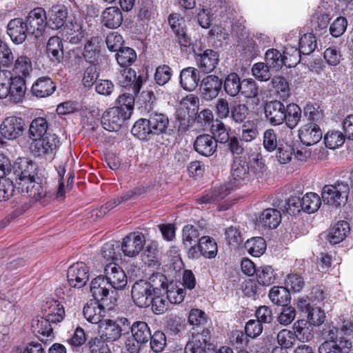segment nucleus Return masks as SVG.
<instances>
[{
	"label": "nucleus",
	"instance_id": "obj_1",
	"mask_svg": "<svg viewBox=\"0 0 353 353\" xmlns=\"http://www.w3.org/2000/svg\"><path fill=\"white\" fill-rule=\"evenodd\" d=\"M166 277L161 273L153 274L148 280H139L132 288L131 294L134 303L139 307L151 305L154 296L165 292Z\"/></svg>",
	"mask_w": 353,
	"mask_h": 353
},
{
	"label": "nucleus",
	"instance_id": "obj_2",
	"mask_svg": "<svg viewBox=\"0 0 353 353\" xmlns=\"http://www.w3.org/2000/svg\"><path fill=\"white\" fill-rule=\"evenodd\" d=\"M148 119H139L132 126V134L141 140H148L152 135L165 132L168 125V117L156 111H148Z\"/></svg>",
	"mask_w": 353,
	"mask_h": 353
},
{
	"label": "nucleus",
	"instance_id": "obj_3",
	"mask_svg": "<svg viewBox=\"0 0 353 353\" xmlns=\"http://www.w3.org/2000/svg\"><path fill=\"white\" fill-rule=\"evenodd\" d=\"M26 83L20 77H12L10 71L0 73V99H8L13 103H21L26 94Z\"/></svg>",
	"mask_w": 353,
	"mask_h": 353
},
{
	"label": "nucleus",
	"instance_id": "obj_4",
	"mask_svg": "<svg viewBox=\"0 0 353 353\" xmlns=\"http://www.w3.org/2000/svg\"><path fill=\"white\" fill-rule=\"evenodd\" d=\"M349 185L345 182H336L332 185H325L321 192V197L325 204L333 208L345 205L349 194Z\"/></svg>",
	"mask_w": 353,
	"mask_h": 353
},
{
	"label": "nucleus",
	"instance_id": "obj_5",
	"mask_svg": "<svg viewBox=\"0 0 353 353\" xmlns=\"http://www.w3.org/2000/svg\"><path fill=\"white\" fill-rule=\"evenodd\" d=\"M338 330H330L329 339L322 343L318 349L319 353H350L352 348V342L343 336L338 337Z\"/></svg>",
	"mask_w": 353,
	"mask_h": 353
},
{
	"label": "nucleus",
	"instance_id": "obj_6",
	"mask_svg": "<svg viewBox=\"0 0 353 353\" xmlns=\"http://www.w3.org/2000/svg\"><path fill=\"white\" fill-rule=\"evenodd\" d=\"M128 108L113 107L105 111L101 118V124L108 131H117L123 122L130 117Z\"/></svg>",
	"mask_w": 353,
	"mask_h": 353
},
{
	"label": "nucleus",
	"instance_id": "obj_7",
	"mask_svg": "<svg viewBox=\"0 0 353 353\" xmlns=\"http://www.w3.org/2000/svg\"><path fill=\"white\" fill-rule=\"evenodd\" d=\"M104 279L111 288L121 290L127 285L128 279L124 270L115 263H109L104 268Z\"/></svg>",
	"mask_w": 353,
	"mask_h": 353
},
{
	"label": "nucleus",
	"instance_id": "obj_8",
	"mask_svg": "<svg viewBox=\"0 0 353 353\" xmlns=\"http://www.w3.org/2000/svg\"><path fill=\"white\" fill-rule=\"evenodd\" d=\"M89 276V268L83 262L74 263L68 270V281L72 288H83L88 281Z\"/></svg>",
	"mask_w": 353,
	"mask_h": 353
},
{
	"label": "nucleus",
	"instance_id": "obj_9",
	"mask_svg": "<svg viewBox=\"0 0 353 353\" xmlns=\"http://www.w3.org/2000/svg\"><path fill=\"white\" fill-rule=\"evenodd\" d=\"M59 146L58 136L55 134H47L42 138L33 141L32 151L37 156L52 154Z\"/></svg>",
	"mask_w": 353,
	"mask_h": 353
},
{
	"label": "nucleus",
	"instance_id": "obj_10",
	"mask_svg": "<svg viewBox=\"0 0 353 353\" xmlns=\"http://www.w3.org/2000/svg\"><path fill=\"white\" fill-rule=\"evenodd\" d=\"M46 21V12L43 8H36L32 10L28 13L26 22L29 28V34L36 38L39 37L47 26Z\"/></svg>",
	"mask_w": 353,
	"mask_h": 353
},
{
	"label": "nucleus",
	"instance_id": "obj_11",
	"mask_svg": "<svg viewBox=\"0 0 353 353\" xmlns=\"http://www.w3.org/2000/svg\"><path fill=\"white\" fill-rule=\"evenodd\" d=\"M13 174L19 183L28 182L36 177V166L32 161L26 158H19L13 165Z\"/></svg>",
	"mask_w": 353,
	"mask_h": 353
},
{
	"label": "nucleus",
	"instance_id": "obj_12",
	"mask_svg": "<svg viewBox=\"0 0 353 353\" xmlns=\"http://www.w3.org/2000/svg\"><path fill=\"white\" fill-rule=\"evenodd\" d=\"M223 82L219 77L210 74L203 78L200 84L201 96L205 101L215 99L219 94Z\"/></svg>",
	"mask_w": 353,
	"mask_h": 353
},
{
	"label": "nucleus",
	"instance_id": "obj_13",
	"mask_svg": "<svg viewBox=\"0 0 353 353\" xmlns=\"http://www.w3.org/2000/svg\"><path fill=\"white\" fill-rule=\"evenodd\" d=\"M25 122L21 118L9 117L6 118L0 126L1 135L9 140H14L22 135L24 130Z\"/></svg>",
	"mask_w": 353,
	"mask_h": 353
},
{
	"label": "nucleus",
	"instance_id": "obj_14",
	"mask_svg": "<svg viewBox=\"0 0 353 353\" xmlns=\"http://www.w3.org/2000/svg\"><path fill=\"white\" fill-rule=\"evenodd\" d=\"M145 236L139 232H132L123 239L121 250L125 256L134 257L143 248Z\"/></svg>",
	"mask_w": 353,
	"mask_h": 353
},
{
	"label": "nucleus",
	"instance_id": "obj_15",
	"mask_svg": "<svg viewBox=\"0 0 353 353\" xmlns=\"http://www.w3.org/2000/svg\"><path fill=\"white\" fill-rule=\"evenodd\" d=\"M168 21L179 45L183 47L190 46L192 41L186 33L185 21L183 17L178 14H172L169 16Z\"/></svg>",
	"mask_w": 353,
	"mask_h": 353
},
{
	"label": "nucleus",
	"instance_id": "obj_16",
	"mask_svg": "<svg viewBox=\"0 0 353 353\" xmlns=\"http://www.w3.org/2000/svg\"><path fill=\"white\" fill-rule=\"evenodd\" d=\"M23 196L39 201L46 196V191L41 179L36 177L28 182L19 183Z\"/></svg>",
	"mask_w": 353,
	"mask_h": 353
},
{
	"label": "nucleus",
	"instance_id": "obj_17",
	"mask_svg": "<svg viewBox=\"0 0 353 353\" xmlns=\"http://www.w3.org/2000/svg\"><path fill=\"white\" fill-rule=\"evenodd\" d=\"M68 17V9L63 4H54L46 12L47 26L53 30L61 28Z\"/></svg>",
	"mask_w": 353,
	"mask_h": 353
},
{
	"label": "nucleus",
	"instance_id": "obj_18",
	"mask_svg": "<svg viewBox=\"0 0 353 353\" xmlns=\"http://www.w3.org/2000/svg\"><path fill=\"white\" fill-rule=\"evenodd\" d=\"M7 32L13 43L21 44L29 34L28 25L21 18L11 19L7 26Z\"/></svg>",
	"mask_w": 353,
	"mask_h": 353
},
{
	"label": "nucleus",
	"instance_id": "obj_19",
	"mask_svg": "<svg viewBox=\"0 0 353 353\" xmlns=\"http://www.w3.org/2000/svg\"><path fill=\"white\" fill-rule=\"evenodd\" d=\"M285 106L281 101L275 100L268 102L264 107L265 118L272 125H279L284 122Z\"/></svg>",
	"mask_w": 353,
	"mask_h": 353
},
{
	"label": "nucleus",
	"instance_id": "obj_20",
	"mask_svg": "<svg viewBox=\"0 0 353 353\" xmlns=\"http://www.w3.org/2000/svg\"><path fill=\"white\" fill-rule=\"evenodd\" d=\"M117 83L123 88H130L134 94L139 92L142 85V78L137 76L132 68H125L117 77Z\"/></svg>",
	"mask_w": 353,
	"mask_h": 353
},
{
	"label": "nucleus",
	"instance_id": "obj_21",
	"mask_svg": "<svg viewBox=\"0 0 353 353\" xmlns=\"http://www.w3.org/2000/svg\"><path fill=\"white\" fill-rule=\"evenodd\" d=\"M299 137L304 145H312L322 139V132L317 124L308 123L299 130Z\"/></svg>",
	"mask_w": 353,
	"mask_h": 353
},
{
	"label": "nucleus",
	"instance_id": "obj_22",
	"mask_svg": "<svg viewBox=\"0 0 353 353\" xmlns=\"http://www.w3.org/2000/svg\"><path fill=\"white\" fill-rule=\"evenodd\" d=\"M216 140L210 134H202L196 137L194 142V150L205 157L212 156L216 150Z\"/></svg>",
	"mask_w": 353,
	"mask_h": 353
},
{
	"label": "nucleus",
	"instance_id": "obj_23",
	"mask_svg": "<svg viewBox=\"0 0 353 353\" xmlns=\"http://www.w3.org/2000/svg\"><path fill=\"white\" fill-rule=\"evenodd\" d=\"M206 337V335H205ZM185 353H215L214 345L210 343L204 335H197L189 341L185 347Z\"/></svg>",
	"mask_w": 353,
	"mask_h": 353
},
{
	"label": "nucleus",
	"instance_id": "obj_24",
	"mask_svg": "<svg viewBox=\"0 0 353 353\" xmlns=\"http://www.w3.org/2000/svg\"><path fill=\"white\" fill-rule=\"evenodd\" d=\"M83 313L88 322L100 324L105 316V310L99 301L90 300L84 305Z\"/></svg>",
	"mask_w": 353,
	"mask_h": 353
},
{
	"label": "nucleus",
	"instance_id": "obj_25",
	"mask_svg": "<svg viewBox=\"0 0 353 353\" xmlns=\"http://www.w3.org/2000/svg\"><path fill=\"white\" fill-rule=\"evenodd\" d=\"M122 329L116 321L105 319L99 325V333L101 339L114 341L121 336Z\"/></svg>",
	"mask_w": 353,
	"mask_h": 353
},
{
	"label": "nucleus",
	"instance_id": "obj_26",
	"mask_svg": "<svg viewBox=\"0 0 353 353\" xmlns=\"http://www.w3.org/2000/svg\"><path fill=\"white\" fill-rule=\"evenodd\" d=\"M196 61L203 72L210 73L218 64L219 55L212 50H206L203 53L196 55Z\"/></svg>",
	"mask_w": 353,
	"mask_h": 353
},
{
	"label": "nucleus",
	"instance_id": "obj_27",
	"mask_svg": "<svg viewBox=\"0 0 353 353\" xmlns=\"http://www.w3.org/2000/svg\"><path fill=\"white\" fill-rule=\"evenodd\" d=\"M55 89L56 86L50 78L42 77L33 83L32 92L38 98H45L52 94Z\"/></svg>",
	"mask_w": 353,
	"mask_h": 353
},
{
	"label": "nucleus",
	"instance_id": "obj_28",
	"mask_svg": "<svg viewBox=\"0 0 353 353\" xmlns=\"http://www.w3.org/2000/svg\"><path fill=\"white\" fill-rule=\"evenodd\" d=\"M292 328L296 340L301 343L310 342L314 338L313 327L307 320L299 319L296 321Z\"/></svg>",
	"mask_w": 353,
	"mask_h": 353
},
{
	"label": "nucleus",
	"instance_id": "obj_29",
	"mask_svg": "<svg viewBox=\"0 0 353 353\" xmlns=\"http://www.w3.org/2000/svg\"><path fill=\"white\" fill-rule=\"evenodd\" d=\"M42 312L43 316L53 323L61 322L65 315L63 305L57 301L54 300L48 301L43 306Z\"/></svg>",
	"mask_w": 353,
	"mask_h": 353
},
{
	"label": "nucleus",
	"instance_id": "obj_30",
	"mask_svg": "<svg viewBox=\"0 0 353 353\" xmlns=\"http://www.w3.org/2000/svg\"><path fill=\"white\" fill-rule=\"evenodd\" d=\"M199 76L197 70L192 67H188L181 70L180 74V84L188 91H192L197 87Z\"/></svg>",
	"mask_w": 353,
	"mask_h": 353
},
{
	"label": "nucleus",
	"instance_id": "obj_31",
	"mask_svg": "<svg viewBox=\"0 0 353 353\" xmlns=\"http://www.w3.org/2000/svg\"><path fill=\"white\" fill-rule=\"evenodd\" d=\"M50 320L43 316L33 321L32 327L37 337L41 341H48L53 339L52 328Z\"/></svg>",
	"mask_w": 353,
	"mask_h": 353
},
{
	"label": "nucleus",
	"instance_id": "obj_32",
	"mask_svg": "<svg viewBox=\"0 0 353 353\" xmlns=\"http://www.w3.org/2000/svg\"><path fill=\"white\" fill-rule=\"evenodd\" d=\"M110 288L111 286L103 276H99L94 278L90 283V292L94 298V301H103L108 297Z\"/></svg>",
	"mask_w": 353,
	"mask_h": 353
},
{
	"label": "nucleus",
	"instance_id": "obj_33",
	"mask_svg": "<svg viewBox=\"0 0 353 353\" xmlns=\"http://www.w3.org/2000/svg\"><path fill=\"white\" fill-rule=\"evenodd\" d=\"M281 221L280 211L274 208L264 210L258 219V223L263 227L276 228Z\"/></svg>",
	"mask_w": 353,
	"mask_h": 353
},
{
	"label": "nucleus",
	"instance_id": "obj_34",
	"mask_svg": "<svg viewBox=\"0 0 353 353\" xmlns=\"http://www.w3.org/2000/svg\"><path fill=\"white\" fill-rule=\"evenodd\" d=\"M350 232V226L347 221H340L334 224L330 229L327 239L332 244H336L345 239Z\"/></svg>",
	"mask_w": 353,
	"mask_h": 353
},
{
	"label": "nucleus",
	"instance_id": "obj_35",
	"mask_svg": "<svg viewBox=\"0 0 353 353\" xmlns=\"http://www.w3.org/2000/svg\"><path fill=\"white\" fill-rule=\"evenodd\" d=\"M122 21L121 12L117 7H109L102 13V22L109 28H116L120 26Z\"/></svg>",
	"mask_w": 353,
	"mask_h": 353
},
{
	"label": "nucleus",
	"instance_id": "obj_36",
	"mask_svg": "<svg viewBox=\"0 0 353 353\" xmlns=\"http://www.w3.org/2000/svg\"><path fill=\"white\" fill-rule=\"evenodd\" d=\"M48 129V123L43 117H37L32 120L29 127V137L33 141L46 136Z\"/></svg>",
	"mask_w": 353,
	"mask_h": 353
},
{
	"label": "nucleus",
	"instance_id": "obj_37",
	"mask_svg": "<svg viewBox=\"0 0 353 353\" xmlns=\"http://www.w3.org/2000/svg\"><path fill=\"white\" fill-rule=\"evenodd\" d=\"M301 108L295 103H290L285 108L284 122L288 128L293 129L298 125L301 121Z\"/></svg>",
	"mask_w": 353,
	"mask_h": 353
},
{
	"label": "nucleus",
	"instance_id": "obj_38",
	"mask_svg": "<svg viewBox=\"0 0 353 353\" xmlns=\"http://www.w3.org/2000/svg\"><path fill=\"white\" fill-rule=\"evenodd\" d=\"M250 174L248 163L241 159H236L231 168V177L233 181L239 182L248 178Z\"/></svg>",
	"mask_w": 353,
	"mask_h": 353
},
{
	"label": "nucleus",
	"instance_id": "obj_39",
	"mask_svg": "<svg viewBox=\"0 0 353 353\" xmlns=\"http://www.w3.org/2000/svg\"><path fill=\"white\" fill-rule=\"evenodd\" d=\"M46 52L53 61L60 62L63 58V43L59 37H52L49 39L46 46Z\"/></svg>",
	"mask_w": 353,
	"mask_h": 353
},
{
	"label": "nucleus",
	"instance_id": "obj_40",
	"mask_svg": "<svg viewBox=\"0 0 353 353\" xmlns=\"http://www.w3.org/2000/svg\"><path fill=\"white\" fill-rule=\"evenodd\" d=\"M269 298L274 304L285 306L290 299V294L287 287L274 286L270 290Z\"/></svg>",
	"mask_w": 353,
	"mask_h": 353
},
{
	"label": "nucleus",
	"instance_id": "obj_41",
	"mask_svg": "<svg viewBox=\"0 0 353 353\" xmlns=\"http://www.w3.org/2000/svg\"><path fill=\"white\" fill-rule=\"evenodd\" d=\"M242 81L236 73L229 74L225 79L223 87L225 92L231 96H237L241 91Z\"/></svg>",
	"mask_w": 353,
	"mask_h": 353
},
{
	"label": "nucleus",
	"instance_id": "obj_42",
	"mask_svg": "<svg viewBox=\"0 0 353 353\" xmlns=\"http://www.w3.org/2000/svg\"><path fill=\"white\" fill-rule=\"evenodd\" d=\"M13 71L17 74L16 77H20L23 79V77H28L32 71L30 58L23 55L19 57L14 61Z\"/></svg>",
	"mask_w": 353,
	"mask_h": 353
},
{
	"label": "nucleus",
	"instance_id": "obj_43",
	"mask_svg": "<svg viewBox=\"0 0 353 353\" xmlns=\"http://www.w3.org/2000/svg\"><path fill=\"white\" fill-rule=\"evenodd\" d=\"M301 200L302 210L308 214L316 212L321 205V198L317 194L314 192L305 194Z\"/></svg>",
	"mask_w": 353,
	"mask_h": 353
},
{
	"label": "nucleus",
	"instance_id": "obj_44",
	"mask_svg": "<svg viewBox=\"0 0 353 353\" xmlns=\"http://www.w3.org/2000/svg\"><path fill=\"white\" fill-rule=\"evenodd\" d=\"M245 248L250 254L254 257H259L266 250V243L262 237H254L245 242Z\"/></svg>",
	"mask_w": 353,
	"mask_h": 353
},
{
	"label": "nucleus",
	"instance_id": "obj_45",
	"mask_svg": "<svg viewBox=\"0 0 353 353\" xmlns=\"http://www.w3.org/2000/svg\"><path fill=\"white\" fill-rule=\"evenodd\" d=\"M132 336L138 341L144 343L151 337V333L148 324L143 321H137L131 326Z\"/></svg>",
	"mask_w": 353,
	"mask_h": 353
},
{
	"label": "nucleus",
	"instance_id": "obj_46",
	"mask_svg": "<svg viewBox=\"0 0 353 353\" xmlns=\"http://www.w3.org/2000/svg\"><path fill=\"white\" fill-rule=\"evenodd\" d=\"M166 298L171 303L179 304L184 300L186 293L183 285H166Z\"/></svg>",
	"mask_w": 353,
	"mask_h": 353
},
{
	"label": "nucleus",
	"instance_id": "obj_47",
	"mask_svg": "<svg viewBox=\"0 0 353 353\" xmlns=\"http://www.w3.org/2000/svg\"><path fill=\"white\" fill-rule=\"evenodd\" d=\"M116 58L121 67L128 68L136 61L137 54L132 48H122L117 51Z\"/></svg>",
	"mask_w": 353,
	"mask_h": 353
},
{
	"label": "nucleus",
	"instance_id": "obj_48",
	"mask_svg": "<svg viewBox=\"0 0 353 353\" xmlns=\"http://www.w3.org/2000/svg\"><path fill=\"white\" fill-rule=\"evenodd\" d=\"M258 283L264 286H269L274 283L276 279V274L270 265L263 266L256 272Z\"/></svg>",
	"mask_w": 353,
	"mask_h": 353
},
{
	"label": "nucleus",
	"instance_id": "obj_49",
	"mask_svg": "<svg viewBox=\"0 0 353 353\" xmlns=\"http://www.w3.org/2000/svg\"><path fill=\"white\" fill-rule=\"evenodd\" d=\"M202 256L208 259L214 258L217 254L216 242L209 236H202L199 239Z\"/></svg>",
	"mask_w": 353,
	"mask_h": 353
},
{
	"label": "nucleus",
	"instance_id": "obj_50",
	"mask_svg": "<svg viewBox=\"0 0 353 353\" xmlns=\"http://www.w3.org/2000/svg\"><path fill=\"white\" fill-rule=\"evenodd\" d=\"M158 245L157 242H151L146 245L142 254L143 261L148 266H154L158 263Z\"/></svg>",
	"mask_w": 353,
	"mask_h": 353
},
{
	"label": "nucleus",
	"instance_id": "obj_51",
	"mask_svg": "<svg viewBox=\"0 0 353 353\" xmlns=\"http://www.w3.org/2000/svg\"><path fill=\"white\" fill-rule=\"evenodd\" d=\"M266 65L270 68L279 70L284 65L283 55L276 49H269L265 53Z\"/></svg>",
	"mask_w": 353,
	"mask_h": 353
},
{
	"label": "nucleus",
	"instance_id": "obj_52",
	"mask_svg": "<svg viewBox=\"0 0 353 353\" xmlns=\"http://www.w3.org/2000/svg\"><path fill=\"white\" fill-rule=\"evenodd\" d=\"M276 339L280 346L288 350L294 346L296 341V337L293 331L288 329H283L278 332Z\"/></svg>",
	"mask_w": 353,
	"mask_h": 353
},
{
	"label": "nucleus",
	"instance_id": "obj_53",
	"mask_svg": "<svg viewBox=\"0 0 353 353\" xmlns=\"http://www.w3.org/2000/svg\"><path fill=\"white\" fill-rule=\"evenodd\" d=\"M276 159L281 164L289 163L294 153L293 148L287 142H279L276 148Z\"/></svg>",
	"mask_w": 353,
	"mask_h": 353
},
{
	"label": "nucleus",
	"instance_id": "obj_54",
	"mask_svg": "<svg viewBox=\"0 0 353 353\" xmlns=\"http://www.w3.org/2000/svg\"><path fill=\"white\" fill-rule=\"evenodd\" d=\"M301 54L302 52L300 50L289 46L286 47L283 55L284 65L288 68H292L296 65L301 61Z\"/></svg>",
	"mask_w": 353,
	"mask_h": 353
},
{
	"label": "nucleus",
	"instance_id": "obj_55",
	"mask_svg": "<svg viewBox=\"0 0 353 353\" xmlns=\"http://www.w3.org/2000/svg\"><path fill=\"white\" fill-rule=\"evenodd\" d=\"M83 37L81 26L77 22H71L67 26L65 32L66 40L73 44L79 43Z\"/></svg>",
	"mask_w": 353,
	"mask_h": 353
},
{
	"label": "nucleus",
	"instance_id": "obj_56",
	"mask_svg": "<svg viewBox=\"0 0 353 353\" xmlns=\"http://www.w3.org/2000/svg\"><path fill=\"white\" fill-rule=\"evenodd\" d=\"M345 141V136L340 131L328 132L324 137V143L327 148L335 149L341 146Z\"/></svg>",
	"mask_w": 353,
	"mask_h": 353
},
{
	"label": "nucleus",
	"instance_id": "obj_57",
	"mask_svg": "<svg viewBox=\"0 0 353 353\" xmlns=\"http://www.w3.org/2000/svg\"><path fill=\"white\" fill-rule=\"evenodd\" d=\"M316 47V40L312 33L303 34L299 39V50L303 54H310Z\"/></svg>",
	"mask_w": 353,
	"mask_h": 353
},
{
	"label": "nucleus",
	"instance_id": "obj_58",
	"mask_svg": "<svg viewBox=\"0 0 353 353\" xmlns=\"http://www.w3.org/2000/svg\"><path fill=\"white\" fill-rule=\"evenodd\" d=\"M200 235L198 227L186 225L183 229V243L189 247L193 242H196L199 239Z\"/></svg>",
	"mask_w": 353,
	"mask_h": 353
},
{
	"label": "nucleus",
	"instance_id": "obj_59",
	"mask_svg": "<svg viewBox=\"0 0 353 353\" xmlns=\"http://www.w3.org/2000/svg\"><path fill=\"white\" fill-rule=\"evenodd\" d=\"M14 185L8 177L0 178V201L8 200L14 194Z\"/></svg>",
	"mask_w": 353,
	"mask_h": 353
},
{
	"label": "nucleus",
	"instance_id": "obj_60",
	"mask_svg": "<svg viewBox=\"0 0 353 353\" xmlns=\"http://www.w3.org/2000/svg\"><path fill=\"white\" fill-rule=\"evenodd\" d=\"M239 93L246 98H254L258 95L259 87L252 79H243L241 85Z\"/></svg>",
	"mask_w": 353,
	"mask_h": 353
},
{
	"label": "nucleus",
	"instance_id": "obj_61",
	"mask_svg": "<svg viewBox=\"0 0 353 353\" xmlns=\"http://www.w3.org/2000/svg\"><path fill=\"white\" fill-rule=\"evenodd\" d=\"M279 142H283L280 139L277 141L276 134L273 129H268L263 133V145L264 148L272 152L277 148Z\"/></svg>",
	"mask_w": 353,
	"mask_h": 353
},
{
	"label": "nucleus",
	"instance_id": "obj_62",
	"mask_svg": "<svg viewBox=\"0 0 353 353\" xmlns=\"http://www.w3.org/2000/svg\"><path fill=\"white\" fill-rule=\"evenodd\" d=\"M269 68L270 67L264 63H256L252 66V74L258 80L266 81L271 78V73Z\"/></svg>",
	"mask_w": 353,
	"mask_h": 353
},
{
	"label": "nucleus",
	"instance_id": "obj_63",
	"mask_svg": "<svg viewBox=\"0 0 353 353\" xmlns=\"http://www.w3.org/2000/svg\"><path fill=\"white\" fill-rule=\"evenodd\" d=\"M296 317L295 309L292 306L285 305L282 309L279 316H277V321L282 325H290Z\"/></svg>",
	"mask_w": 353,
	"mask_h": 353
},
{
	"label": "nucleus",
	"instance_id": "obj_64",
	"mask_svg": "<svg viewBox=\"0 0 353 353\" xmlns=\"http://www.w3.org/2000/svg\"><path fill=\"white\" fill-rule=\"evenodd\" d=\"M99 72L94 64H90L85 70L82 83L85 87L90 88L98 78Z\"/></svg>",
	"mask_w": 353,
	"mask_h": 353
}]
</instances>
